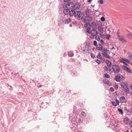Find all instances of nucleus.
<instances>
[{
  "label": "nucleus",
  "instance_id": "1",
  "mask_svg": "<svg viewBox=\"0 0 132 132\" xmlns=\"http://www.w3.org/2000/svg\"><path fill=\"white\" fill-rule=\"evenodd\" d=\"M64 5V8L65 7L66 9H64L63 12L65 15L69 13L70 16L73 15L75 17L80 18L81 19L82 18L84 14L81 13V11L80 9V4L78 2L76 3L75 4L73 2L65 3Z\"/></svg>",
  "mask_w": 132,
  "mask_h": 132
},
{
  "label": "nucleus",
  "instance_id": "2",
  "mask_svg": "<svg viewBox=\"0 0 132 132\" xmlns=\"http://www.w3.org/2000/svg\"><path fill=\"white\" fill-rule=\"evenodd\" d=\"M120 85L122 90L126 94L129 93V90L128 88V84L127 82H122L120 83Z\"/></svg>",
  "mask_w": 132,
  "mask_h": 132
},
{
  "label": "nucleus",
  "instance_id": "3",
  "mask_svg": "<svg viewBox=\"0 0 132 132\" xmlns=\"http://www.w3.org/2000/svg\"><path fill=\"white\" fill-rule=\"evenodd\" d=\"M96 25L95 23L94 22H92L91 23L88 22L85 25L84 27L87 30L88 29V28H89L90 29H91V28H92V29H95Z\"/></svg>",
  "mask_w": 132,
  "mask_h": 132
},
{
  "label": "nucleus",
  "instance_id": "4",
  "mask_svg": "<svg viewBox=\"0 0 132 132\" xmlns=\"http://www.w3.org/2000/svg\"><path fill=\"white\" fill-rule=\"evenodd\" d=\"M91 30V29H89V28H88V29L87 30V32L88 34H90V33L93 36H95L97 35V31L95 29H93Z\"/></svg>",
  "mask_w": 132,
  "mask_h": 132
},
{
  "label": "nucleus",
  "instance_id": "5",
  "mask_svg": "<svg viewBox=\"0 0 132 132\" xmlns=\"http://www.w3.org/2000/svg\"><path fill=\"white\" fill-rule=\"evenodd\" d=\"M112 69L113 72L115 73H118L120 71V69L119 67L116 65H113Z\"/></svg>",
  "mask_w": 132,
  "mask_h": 132
},
{
  "label": "nucleus",
  "instance_id": "6",
  "mask_svg": "<svg viewBox=\"0 0 132 132\" xmlns=\"http://www.w3.org/2000/svg\"><path fill=\"white\" fill-rule=\"evenodd\" d=\"M125 78L122 75H120L116 76L114 77L115 80L117 81L120 82L121 80H123Z\"/></svg>",
  "mask_w": 132,
  "mask_h": 132
},
{
  "label": "nucleus",
  "instance_id": "7",
  "mask_svg": "<svg viewBox=\"0 0 132 132\" xmlns=\"http://www.w3.org/2000/svg\"><path fill=\"white\" fill-rule=\"evenodd\" d=\"M83 51L87 53H89L90 49V47L88 45H86L82 49Z\"/></svg>",
  "mask_w": 132,
  "mask_h": 132
},
{
  "label": "nucleus",
  "instance_id": "8",
  "mask_svg": "<svg viewBox=\"0 0 132 132\" xmlns=\"http://www.w3.org/2000/svg\"><path fill=\"white\" fill-rule=\"evenodd\" d=\"M118 39L119 40L122 42L123 43H125L127 42V41L122 36L118 35Z\"/></svg>",
  "mask_w": 132,
  "mask_h": 132
},
{
  "label": "nucleus",
  "instance_id": "9",
  "mask_svg": "<svg viewBox=\"0 0 132 132\" xmlns=\"http://www.w3.org/2000/svg\"><path fill=\"white\" fill-rule=\"evenodd\" d=\"M119 100L121 103H126L127 102V100L125 97L124 96H121L119 99Z\"/></svg>",
  "mask_w": 132,
  "mask_h": 132
},
{
  "label": "nucleus",
  "instance_id": "10",
  "mask_svg": "<svg viewBox=\"0 0 132 132\" xmlns=\"http://www.w3.org/2000/svg\"><path fill=\"white\" fill-rule=\"evenodd\" d=\"M122 68L124 70L127 71L128 72L130 73H132V71L130 70V69H129L126 66H125V65H123L122 66Z\"/></svg>",
  "mask_w": 132,
  "mask_h": 132
},
{
  "label": "nucleus",
  "instance_id": "11",
  "mask_svg": "<svg viewBox=\"0 0 132 132\" xmlns=\"http://www.w3.org/2000/svg\"><path fill=\"white\" fill-rule=\"evenodd\" d=\"M92 19V18L89 15H86L84 19V21L86 22H87V21H91Z\"/></svg>",
  "mask_w": 132,
  "mask_h": 132
},
{
  "label": "nucleus",
  "instance_id": "12",
  "mask_svg": "<svg viewBox=\"0 0 132 132\" xmlns=\"http://www.w3.org/2000/svg\"><path fill=\"white\" fill-rule=\"evenodd\" d=\"M103 83L109 86H110L111 85V82L109 81L107 79L104 80L103 81Z\"/></svg>",
  "mask_w": 132,
  "mask_h": 132
},
{
  "label": "nucleus",
  "instance_id": "13",
  "mask_svg": "<svg viewBox=\"0 0 132 132\" xmlns=\"http://www.w3.org/2000/svg\"><path fill=\"white\" fill-rule=\"evenodd\" d=\"M96 48L97 50L101 51V50H102V49L103 48V47L101 44H98L96 46Z\"/></svg>",
  "mask_w": 132,
  "mask_h": 132
},
{
  "label": "nucleus",
  "instance_id": "14",
  "mask_svg": "<svg viewBox=\"0 0 132 132\" xmlns=\"http://www.w3.org/2000/svg\"><path fill=\"white\" fill-rule=\"evenodd\" d=\"M102 55L105 57L110 59L111 58L110 56L107 53H102Z\"/></svg>",
  "mask_w": 132,
  "mask_h": 132
},
{
  "label": "nucleus",
  "instance_id": "15",
  "mask_svg": "<svg viewBox=\"0 0 132 132\" xmlns=\"http://www.w3.org/2000/svg\"><path fill=\"white\" fill-rule=\"evenodd\" d=\"M105 62L107 65L109 67H110L111 66V63L109 61L107 60H106Z\"/></svg>",
  "mask_w": 132,
  "mask_h": 132
},
{
  "label": "nucleus",
  "instance_id": "16",
  "mask_svg": "<svg viewBox=\"0 0 132 132\" xmlns=\"http://www.w3.org/2000/svg\"><path fill=\"white\" fill-rule=\"evenodd\" d=\"M128 58L130 60H132V54L128 52L127 53Z\"/></svg>",
  "mask_w": 132,
  "mask_h": 132
},
{
  "label": "nucleus",
  "instance_id": "17",
  "mask_svg": "<svg viewBox=\"0 0 132 132\" xmlns=\"http://www.w3.org/2000/svg\"><path fill=\"white\" fill-rule=\"evenodd\" d=\"M71 21V19L70 18H69L67 19H66L65 21V23L66 24H68V23L70 22Z\"/></svg>",
  "mask_w": 132,
  "mask_h": 132
},
{
  "label": "nucleus",
  "instance_id": "18",
  "mask_svg": "<svg viewBox=\"0 0 132 132\" xmlns=\"http://www.w3.org/2000/svg\"><path fill=\"white\" fill-rule=\"evenodd\" d=\"M129 119L128 118H125L124 119V122L126 124H128L129 122Z\"/></svg>",
  "mask_w": 132,
  "mask_h": 132
},
{
  "label": "nucleus",
  "instance_id": "19",
  "mask_svg": "<svg viewBox=\"0 0 132 132\" xmlns=\"http://www.w3.org/2000/svg\"><path fill=\"white\" fill-rule=\"evenodd\" d=\"M68 55L69 57H72L73 55V53L71 51H70L68 52Z\"/></svg>",
  "mask_w": 132,
  "mask_h": 132
},
{
  "label": "nucleus",
  "instance_id": "20",
  "mask_svg": "<svg viewBox=\"0 0 132 132\" xmlns=\"http://www.w3.org/2000/svg\"><path fill=\"white\" fill-rule=\"evenodd\" d=\"M98 30L100 32H103V29L102 26H100L98 28Z\"/></svg>",
  "mask_w": 132,
  "mask_h": 132
},
{
  "label": "nucleus",
  "instance_id": "21",
  "mask_svg": "<svg viewBox=\"0 0 132 132\" xmlns=\"http://www.w3.org/2000/svg\"><path fill=\"white\" fill-rule=\"evenodd\" d=\"M102 51V52H103L102 53H107L108 52V50L107 48H104L103 49V48L102 49V50H101Z\"/></svg>",
  "mask_w": 132,
  "mask_h": 132
},
{
  "label": "nucleus",
  "instance_id": "22",
  "mask_svg": "<svg viewBox=\"0 0 132 132\" xmlns=\"http://www.w3.org/2000/svg\"><path fill=\"white\" fill-rule=\"evenodd\" d=\"M114 87L116 90H117L118 88V86L117 84H115L114 85Z\"/></svg>",
  "mask_w": 132,
  "mask_h": 132
},
{
  "label": "nucleus",
  "instance_id": "23",
  "mask_svg": "<svg viewBox=\"0 0 132 132\" xmlns=\"http://www.w3.org/2000/svg\"><path fill=\"white\" fill-rule=\"evenodd\" d=\"M81 114L82 116L84 117H85L86 116V113L84 111H82L81 113Z\"/></svg>",
  "mask_w": 132,
  "mask_h": 132
},
{
  "label": "nucleus",
  "instance_id": "24",
  "mask_svg": "<svg viewBox=\"0 0 132 132\" xmlns=\"http://www.w3.org/2000/svg\"><path fill=\"white\" fill-rule=\"evenodd\" d=\"M96 56L97 58L99 59H101L102 56L101 54L100 53H99Z\"/></svg>",
  "mask_w": 132,
  "mask_h": 132
},
{
  "label": "nucleus",
  "instance_id": "25",
  "mask_svg": "<svg viewBox=\"0 0 132 132\" xmlns=\"http://www.w3.org/2000/svg\"><path fill=\"white\" fill-rule=\"evenodd\" d=\"M95 38L96 40L99 41L100 40V37L99 36H95Z\"/></svg>",
  "mask_w": 132,
  "mask_h": 132
},
{
  "label": "nucleus",
  "instance_id": "26",
  "mask_svg": "<svg viewBox=\"0 0 132 132\" xmlns=\"http://www.w3.org/2000/svg\"><path fill=\"white\" fill-rule=\"evenodd\" d=\"M119 62L123 63L124 62H125V58H122L121 59H120L119 60Z\"/></svg>",
  "mask_w": 132,
  "mask_h": 132
},
{
  "label": "nucleus",
  "instance_id": "27",
  "mask_svg": "<svg viewBox=\"0 0 132 132\" xmlns=\"http://www.w3.org/2000/svg\"><path fill=\"white\" fill-rule=\"evenodd\" d=\"M118 111L120 112L121 114H122L123 113L122 110L120 108L118 109Z\"/></svg>",
  "mask_w": 132,
  "mask_h": 132
},
{
  "label": "nucleus",
  "instance_id": "28",
  "mask_svg": "<svg viewBox=\"0 0 132 132\" xmlns=\"http://www.w3.org/2000/svg\"><path fill=\"white\" fill-rule=\"evenodd\" d=\"M85 13L87 15H89V10H87L85 11Z\"/></svg>",
  "mask_w": 132,
  "mask_h": 132
},
{
  "label": "nucleus",
  "instance_id": "29",
  "mask_svg": "<svg viewBox=\"0 0 132 132\" xmlns=\"http://www.w3.org/2000/svg\"><path fill=\"white\" fill-rule=\"evenodd\" d=\"M111 103L114 106H116L117 105V104L114 101H112L111 102Z\"/></svg>",
  "mask_w": 132,
  "mask_h": 132
},
{
  "label": "nucleus",
  "instance_id": "30",
  "mask_svg": "<svg viewBox=\"0 0 132 132\" xmlns=\"http://www.w3.org/2000/svg\"><path fill=\"white\" fill-rule=\"evenodd\" d=\"M104 76L106 78H110V76L108 75L107 73H106L104 74Z\"/></svg>",
  "mask_w": 132,
  "mask_h": 132
},
{
  "label": "nucleus",
  "instance_id": "31",
  "mask_svg": "<svg viewBox=\"0 0 132 132\" xmlns=\"http://www.w3.org/2000/svg\"><path fill=\"white\" fill-rule=\"evenodd\" d=\"M125 62H126L128 63H130L129 60L125 58Z\"/></svg>",
  "mask_w": 132,
  "mask_h": 132
},
{
  "label": "nucleus",
  "instance_id": "32",
  "mask_svg": "<svg viewBox=\"0 0 132 132\" xmlns=\"http://www.w3.org/2000/svg\"><path fill=\"white\" fill-rule=\"evenodd\" d=\"M115 101L116 103L117 104L119 105L120 102L119 101L117 100V98H116V99Z\"/></svg>",
  "mask_w": 132,
  "mask_h": 132
},
{
  "label": "nucleus",
  "instance_id": "33",
  "mask_svg": "<svg viewBox=\"0 0 132 132\" xmlns=\"http://www.w3.org/2000/svg\"><path fill=\"white\" fill-rule=\"evenodd\" d=\"M104 70L105 71H108V67L106 66H105L104 67Z\"/></svg>",
  "mask_w": 132,
  "mask_h": 132
},
{
  "label": "nucleus",
  "instance_id": "34",
  "mask_svg": "<svg viewBox=\"0 0 132 132\" xmlns=\"http://www.w3.org/2000/svg\"><path fill=\"white\" fill-rule=\"evenodd\" d=\"M101 20L102 21L104 22L105 20L104 17L103 16H102L101 18Z\"/></svg>",
  "mask_w": 132,
  "mask_h": 132
},
{
  "label": "nucleus",
  "instance_id": "35",
  "mask_svg": "<svg viewBox=\"0 0 132 132\" xmlns=\"http://www.w3.org/2000/svg\"><path fill=\"white\" fill-rule=\"evenodd\" d=\"M91 56L92 57L93 59L95 57V56L94 54H93L92 53H90Z\"/></svg>",
  "mask_w": 132,
  "mask_h": 132
},
{
  "label": "nucleus",
  "instance_id": "36",
  "mask_svg": "<svg viewBox=\"0 0 132 132\" xmlns=\"http://www.w3.org/2000/svg\"><path fill=\"white\" fill-rule=\"evenodd\" d=\"M129 32V33L128 34H127V36L128 37H129L131 36H132V34L129 31H128Z\"/></svg>",
  "mask_w": 132,
  "mask_h": 132
},
{
  "label": "nucleus",
  "instance_id": "37",
  "mask_svg": "<svg viewBox=\"0 0 132 132\" xmlns=\"http://www.w3.org/2000/svg\"><path fill=\"white\" fill-rule=\"evenodd\" d=\"M98 2L101 4H102L103 3V0H99V1H98Z\"/></svg>",
  "mask_w": 132,
  "mask_h": 132
},
{
  "label": "nucleus",
  "instance_id": "38",
  "mask_svg": "<svg viewBox=\"0 0 132 132\" xmlns=\"http://www.w3.org/2000/svg\"><path fill=\"white\" fill-rule=\"evenodd\" d=\"M93 43L94 45L95 46H96L97 45V41L96 40L94 41Z\"/></svg>",
  "mask_w": 132,
  "mask_h": 132
},
{
  "label": "nucleus",
  "instance_id": "39",
  "mask_svg": "<svg viewBox=\"0 0 132 132\" xmlns=\"http://www.w3.org/2000/svg\"><path fill=\"white\" fill-rule=\"evenodd\" d=\"M95 62L97 63L98 64H100L101 63V62L100 60L98 59H97L95 60Z\"/></svg>",
  "mask_w": 132,
  "mask_h": 132
},
{
  "label": "nucleus",
  "instance_id": "40",
  "mask_svg": "<svg viewBox=\"0 0 132 132\" xmlns=\"http://www.w3.org/2000/svg\"><path fill=\"white\" fill-rule=\"evenodd\" d=\"M110 90L112 92H113L114 91V89L112 87H110Z\"/></svg>",
  "mask_w": 132,
  "mask_h": 132
},
{
  "label": "nucleus",
  "instance_id": "41",
  "mask_svg": "<svg viewBox=\"0 0 132 132\" xmlns=\"http://www.w3.org/2000/svg\"><path fill=\"white\" fill-rule=\"evenodd\" d=\"M129 125L131 127H132V120L129 123Z\"/></svg>",
  "mask_w": 132,
  "mask_h": 132
},
{
  "label": "nucleus",
  "instance_id": "42",
  "mask_svg": "<svg viewBox=\"0 0 132 132\" xmlns=\"http://www.w3.org/2000/svg\"><path fill=\"white\" fill-rule=\"evenodd\" d=\"M65 2H67V3H68V2L70 0H63Z\"/></svg>",
  "mask_w": 132,
  "mask_h": 132
},
{
  "label": "nucleus",
  "instance_id": "43",
  "mask_svg": "<svg viewBox=\"0 0 132 132\" xmlns=\"http://www.w3.org/2000/svg\"><path fill=\"white\" fill-rule=\"evenodd\" d=\"M101 32L100 34V35L101 36H103V32Z\"/></svg>",
  "mask_w": 132,
  "mask_h": 132
},
{
  "label": "nucleus",
  "instance_id": "44",
  "mask_svg": "<svg viewBox=\"0 0 132 132\" xmlns=\"http://www.w3.org/2000/svg\"><path fill=\"white\" fill-rule=\"evenodd\" d=\"M123 63L126 66H128V64L125 62H124Z\"/></svg>",
  "mask_w": 132,
  "mask_h": 132
},
{
  "label": "nucleus",
  "instance_id": "45",
  "mask_svg": "<svg viewBox=\"0 0 132 132\" xmlns=\"http://www.w3.org/2000/svg\"><path fill=\"white\" fill-rule=\"evenodd\" d=\"M108 71H109V72H110L111 70V69L110 68H108Z\"/></svg>",
  "mask_w": 132,
  "mask_h": 132
},
{
  "label": "nucleus",
  "instance_id": "46",
  "mask_svg": "<svg viewBox=\"0 0 132 132\" xmlns=\"http://www.w3.org/2000/svg\"><path fill=\"white\" fill-rule=\"evenodd\" d=\"M81 121V119L80 118H79V119H78V120H77V122H80Z\"/></svg>",
  "mask_w": 132,
  "mask_h": 132
},
{
  "label": "nucleus",
  "instance_id": "47",
  "mask_svg": "<svg viewBox=\"0 0 132 132\" xmlns=\"http://www.w3.org/2000/svg\"><path fill=\"white\" fill-rule=\"evenodd\" d=\"M100 41H101V43H102V44H103V43L104 42H103V40H102V39Z\"/></svg>",
  "mask_w": 132,
  "mask_h": 132
},
{
  "label": "nucleus",
  "instance_id": "48",
  "mask_svg": "<svg viewBox=\"0 0 132 132\" xmlns=\"http://www.w3.org/2000/svg\"><path fill=\"white\" fill-rule=\"evenodd\" d=\"M92 1V0H87V2L90 3Z\"/></svg>",
  "mask_w": 132,
  "mask_h": 132
},
{
  "label": "nucleus",
  "instance_id": "49",
  "mask_svg": "<svg viewBox=\"0 0 132 132\" xmlns=\"http://www.w3.org/2000/svg\"><path fill=\"white\" fill-rule=\"evenodd\" d=\"M130 87L131 89L132 90V84H131L130 85Z\"/></svg>",
  "mask_w": 132,
  "mask_h": 132
},
{
  "label": "nucleus",
  "instance_id": "50",
  "mask_svg": "<svg viewBox=\"0 0 132 132\" xmlns=\"http://www.w3.org/2000/svg\"><path fill=\"white\" fill-rule=\"evenodd\" d=\"M115 48H114V47H112V48H111L110 50H112V49H115Z\"/></svg>",
  "mask_w": 132,
  "mask_h": 132
},
{
  "label": "nucleus",
  "instance_id": "51",
  "mask_svg": "<svg viewBox=\"0 0 132 132\" xmlns=\"http://www.w3.org/2000/svg\"><path fill=\"white\" fill-rule=\"evenodd\" d=\"M108 38H107V39H109V37H110V35H108Z\"/></svg>",
  "mask_w": 132,
  "mask_h": 132
},
{
  "label": "nucleus",
  "instance_id": "52",
  "mask_svg": "<svg viewBox=\"0 0 132 132\" xmlns=\"http://www.w3.org/2000/svg\"><path fill=\"white\" fill-rule=\"evenodd\" d=\"M42 85H40L38 87V88L39 87H41L42 86Z\"/></svg>",
  "mask_w": 132,
  "mask_h": 132
},
{
  "label": "nucleus",
  "instance_id": "53",
  "mask_svg": "<svg viewBox=\"0 0 132 132\" xmlns=\"http://www.w3.org/2000/svg\"><path fill=\"white\" fill-rule=\"evenodd\" d=\"M77 132H82V131L81 132V131L80 130H78Z\"/></svg>",
  "mask_w": 132,
  "mask_h": 132
},
{
  "label": "nucleus",
  "instance_id": "54",
  "mask_svg": "<svg viewBox=\"0 0 132 132\" xmlns=\"http://www.w3.org/2000/svg\"><path fill=\"white\" fill-rule=\"evenodd\" d=\"M130 63L131 64V65L132 66V63Z\"/></svg>",
  "mask_w": 132,
  "mask_h": 132
},
{
  "label": "nucleus",
  "instance_id": "55",
  "mask_svg": "<svg viewBox=\"0 0 132 132\" xmlns=\"http://www.w3.org/2000/svg\"><path fill=\"white\" fill-rule=\"evenodd\" d=\"M126 132H129V131L128 130H127L126 131Z\"/></svg>",
  "mask_w": 132,
  "mask_h": 132
},
{
  "label": "nucleus",
  "instance_id": "56",
  "mask_svg": "<svg viewBox=\"0 0 132 132\" xmlns=\"http://www.w3.org/2000/svg\"><path fill=\"white\" fill-rule=\"evenodd\" d=\"M119 32H117V34H119Z\"/></svg>",
  "mask_w": 132,
  "mask_h": 132
},
{
  "label": "nucleus",
  "instance_id": "57",
  "mask_svg": "<svg viewBox=\"0 0 132 132\" xmlns=\"http://www.w3.org/2000/svg\"><path fill=\"white\" fill-rule=\"evenodd\" d=\"M130 132H132V129L131 130Z\"/></svg>",
  "mask_w": 132,
  "mask_h": 132
},
{
  "label": "nucleus",
  "instance_id": "58",
  "mask_svg": "<svg viewBox=\"0 0 132 132\" xmlns=\"http://www.w3.org/2000/svg\"><path fill=\"white\" fill-rule=\"evenodd\" d=\"M131 39H132V38H131Z\"/></svg>",
  "mask_w": 132,
  "mask_h": 132
}]
</instances>
